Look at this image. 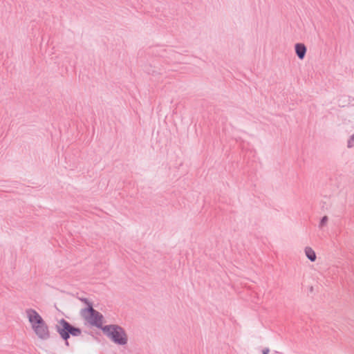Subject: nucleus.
Returning a JSON list of instances; mask_svg holds the SVG:
<instances>
[{
  "mask_svg": "<svg viewBox=\"0 0 354 354\" xmlns=\"http://www.w3.org/2000/svg\"><path fill=\"white\" fill-rule=\"evenodd\" d=\"M57 330L61 337L65 340H66L70 337V335L78 336L81 333V331L79 328L73 327L64 319H62L59 322L57 325Z\"/></svg>",
  "mask_w": 354,
  "mask_h": 354,
  "instance_id": "7ed1b4c3",
  "label": "nucleus"
},
{
  "mask_svg": "<svg viewBox=\"0 0 354 354\" xmlns=\"http://www.w3.org/2000/svg\"><path fill=\"white\" fill-rule=\"evenodd\" d=\"M295 50L299 58L301 59H304L306 53V46L302 44H297L295 45Z\"/></svg>",
  "mask_w": 354,
  "mask_h": 354,
  "instance_id": "423d86ee",
  "label": "nucleus"
},
{
  "mask_svg": "<svg viewBox=\"0 0 354 354\" xmlns=\"http://www.w3.org/2000/svg\"><path fill=\"white\" fill-rule=\"evenodd\" d=\"M270 352L269 348H265L263 350V354H268Z\"/></svg>",
  "mask_w": 354,
  "mask_h": 354,
  "instance_id": "1a4fd4ad",
  "label": "nucleus"
},
{
  "mask_svg": "<svg viewBox=\"0 0 354 354\" xmlns=\"http://www.w3.org/2000/svg\"><path fill=\"white\" fill-rule=\"evenodd\" d=\"M304 253L306 257L311 261L315 262L317 259V255L315 250L309 246L304 248Z\"/></svg>",
  "mask_w": 354,
  "mask_h": 354,
  "instance_id": "39448f33",
  "label": "nucleus"
},
{
  "mask_svg": "<svg viewBox=\"0 0 354 354\" xmlns=\"http://www.w3.org/2000/svg\"><path fill=\"white\" fill-rule=\"evenodd\" d=\"M326 221H327V217H326V216H324V217H323V218L322 219L321 223L323 225V224H324Z\"/></svg>",
  "mask_w": 354,
  "mask_h": 354,
  "instance_id": "6e6552de",
  "label": "nucleus"
},
{
  "mask_svg": "<svg viewBox=\"0 0 354 354\" xmlns=\"http://www.w3.org/2000/svg\"><path fill=\"white\" fill-rule=\"evenodd\" d=\"M83 315L86 320L92 325L98 328H103V317L98 312L95 311L93 308L85 309Z\"/></svg>",
  "mask_w": 354,
  "mask_h": 354,
  "instance_id": "20e7f679",
  "label": "nucleus"
},
{
  "mask_svg": "<svg viewBox=\"0 0 354 354\" xmlns=\"http://www.w3.org/2000/svg\"><path fill=\"white\" fill-rule=\"evenodd\" d=\"M25 313L36 336L41 339H47L50 337V331L42 317L32 308L26 310Z\"/></svg>",
  "mask_w": 354,
  "mask_h": 354,
  "instance_id": "f257e3e1",
  "label": "nucleus"
},
{
  "mask_svg": "<svg viewBox=\"0 0 354 354\" xmlns=\"http://www.w3.org/2000/svg\"><path fill=\"white\" fill-rule=\"evenodd\" d=\"M348 147H354V134L349 138L348 141Z\"/></svg>",
  "mask_w": 354,
  "mask_h": 354,
  "instance_id": "0eeeda50",
  "label": "nucleus"
},
{
  "mask_svg": "<svg viewBox=\"0 0 354 354\" xmlns=\"http://www.w3.org/2000/svg\"><path fill=\"white\" fill-rule=\"evenodd\" d=\"M103 332L114 342L119 344H125L127 342V335L124 330L116 325L106 326L102 328Z\"/></svg>",
  "mask_w": 354,
  "mask_h": 354,
  "instance_id": "f03ea898",
  "label": "nucleus"
}]
</instances>
